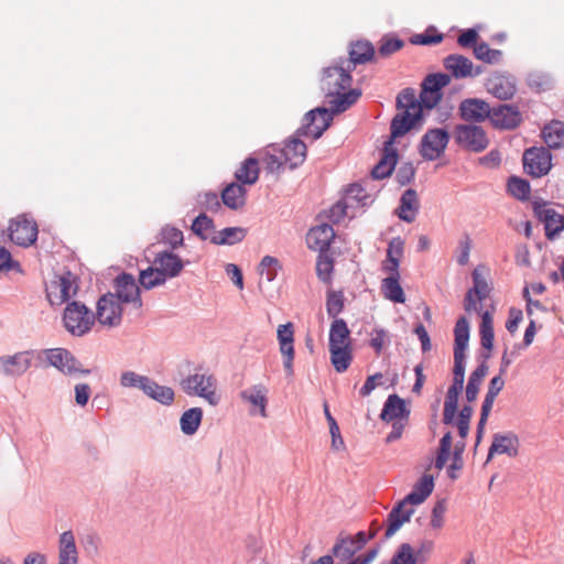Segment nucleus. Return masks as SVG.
<instances>
[{
	"mask_svg": "<svg viewBox=\"0 0 564 564\" xmlns=\"http://www.w3.org/2000/svg\"><path fill=\"white\" fill-rule=\"evenodd\" d=\"M359 89H349L340 91L338 95L330 96V108L317 107L305 113L303 124L297 129L300 135H312L313 140L322 137L324 131L330 126L333 116L344 112L352 106L360 97Z\"/></svg>",
	"mask_w": 564,
	"mask_h": 564,
	"instance_id": "nucleus-1",
	"label": "nucleus"
},
{
	"mask_svg": "<svg viewBox=\"0 0 564 564\" xmlns=\"http://www.w3.org/2000/svg\"><path fill=\"white\" fill-rule=\"evenodd\" d=\"M184 267V261L172 250L159 251L153 265L140 272V284L147 290L163 285L166 280L178 276Z\"/></svg>",
	"mask_w": 564,
	"mask_h": 564,
	"instance_id": "nucleus-2",
	"label": "nucleus"
},
{
	"mask_svg": "<svg viewBox=\"0 0 564 564\" xmlns=\"http://www.w3.org/2000/svg\"><path fill=\"white\" fill-rule=\"evenodd\" d=\"M183 392L189 397H199L215 406L219 403L217 394V379L208 370L198 368L194 373L188 375L180 381Z\"/></svg>",
	"mask_w": 564,
	"mask_h": 564,
	"instance_id": "nucleus-3",
	"label": "nucleus"
},
{
	"mask_svg": "<svg viewBox=\"0 0 564 564\" xmlns=\"http://www.w3.org/2000/svg\"><path fill=\"white\" fill-rule=\"evenodd\" d=\"M63 324L73 336L86 335L95 324V314L82 302L72 301L66 304Z\"/></svg>",
	"mask_w": 564,
	"mask_h": 564,
	"instance_id": "nucleus-4",
	"label": "nucleus"
},
{
	"mask_svg": "<svg viewBox=\"0 0 564 564\" xmlns=\"http://www.w3.org/2000/svg\"><path fill=\"white\" fill-rule=\"evenodd\" d=\"M39 359H45L48 366L56 368L65 376L90 375V369L83 368L80 361L66 348H47L37 352Z\"/></svg>",
	"mask_w": 564,
	"mask_h": 564,
	"instance_id": "nucleus-5",
	"label": "nucleus"
},
{
	"mask_svg": "<svg viewBox=\"0 0 564 564\" xmlns=\"http://www.w3.org/2000/svg\"><path fill=\"white\" fill-rule=\"evenodd\" d=\"M360 550L354 545L351 535H339L333 546L334 564H370L379 553V546L356 555Z\"/></svg>",
	"mask_w": 564,
	"mask_h": 564,
	"instance_id": "nucleus-6",
	"label": "nucleus"
},
{
	"mask_svg": "<svg viewBox=\"0 0 564 564\" xmlns=\"http://www.w3.org/2000/svg\"><path fill=\"white\" fill-rule=\"evenodd\" d=\"M425 499L412 490L401 501H399L388 513L387 517V530L384 532V539L392 538L400 528L408 521H410L414 509L412 506H417L424 502Z\"/></svg>",
	"mask_w": 564,
	"mask_h": 564,
	"instance_id": "nucleus-7",
	"label": "nucleus"
},
{
	"mask_svg": "<svg viewBox=\"0 0 564 564\" xmlns=\"http://www.w3.org/2000/svg\"><path fill=\"white\" fill-rule=\"evenodd\" d=\"M351 68L346 65V59L340 58L334 65L324 68L323 77L321 80V88L326 97L338 95L350 88L352 77L350 75Z\"/></svg>",
	"mask_w": 564,
	"mask_h": 564,
	"instance_id": "nucleus-8",
	"label": "nucleus"
},
{
	"mask_svg": "<svg viewBox=\"0 0 564 564\" xmlns=\"http://www.w3.org/2000/svg\"><path fill=\"white\" fill-rule=\"evenodd\" d=\"M453 137L459 148L475 153L485 151L489 145V138L484 128L473 123L457 124Z\"/></svg>",
	"mask_w": 564,
	"mask_h": 564,
	"instance_id": "nucleus-9",
	"label": "nucleus"
},
{
	"mask_svg": "<svg viewBox=\"0 0 564 564\" xmlns=\"http://www.w3.org/2000/svg\"><path fill=\"white\" fill-rule=\"evenodd\" d=\"M449 133L444 128L429 129L421 139L419 152L426 161H434L445 152Z\"/></svg>",
	"mask_w": 564,
	"mask_h": 564,
	"instance_id": "nucleus-10",
	"label": "nucleus"
},
{
	"mask_svg": "<svg viewBox=\"0 0 564 564\" xmlns=\"http://www.w3.org/2000/svg\"><path fill=\"white\" fill-rule=\"evenodd\" d=\"M451 83V75L434 73L427 75L422 82L421 102L426 109H433L442 99V89Z\"/></svg>",
	"mask_w": 564,
	"mask_h": 564,
	"instance_id": "nucleus-11",
	"label": "nucleus"
},
{
	"mask_svg": "<svg viewBox=\"0 0 564 564\" xmlns=\"http://www.w3.org/2000/svg\"><path fill=\"white\" fill-rule=\"evenodd\" d=\"M523 167L533 177L546 175L552 167V155L549 149L532 147L523 153Z\"/></svg>",
	"mask_w": 564,
	"mask_h": 564,
	"instance_id": "nucleus-12",
	"label": "nucleus"
},
{
	"mask_svg": "<svg viewBox=\"0 0 564 564\" xmlns=\"http://www.w3.org/2000/svg\"><path fill=\"white\" fill-rule=\"evenodd\" d=\"M490 123L498 130H514L522 122L519 107L513 104H499L491 107Z\"/></svg>",
	"mask_w": 564,
	"mask_h": 564,
	"instance_id": "nucleus-13",
	"label": "nucleus"
},
{
	"mask_svg": "<svg viewBox=\"0 0 564 564\" xmlns=\"http://www.w3.org/2000/svg\"><path fill=\"white\" fill-rule=\"evenodd\" d=\"M34 350H22L0 356V373L8 378L22 377L32 366Z\"/></svg>",
	"mask_w": 564,
	"mask_h": 564,
	"instance_id": "nucleus-14",
	"label": "nucleus"
},
{
	"mask_svg": "<svg viewBox=\"0 0 564 564\" xmlns=\"http://www.w3.org/2000/svg\"><path fill=\"white\" fill-rule=\"evenodd\" d=\"M108 327H116L122 321V306L118 299L111 293L102 295L97 302L95 321Z\"/></svg>",
	"mask_w": 564,
	"mask_h": 564,
	"instance_id": "nucleus-15",
	"label": "nucleus"
},
{
	"mask_svg": "<svg viewBox=\"0 0 564 564\" xmlns=\"http://www.w3.org/2000/svg\"><path fill=\"white\" fill-rule=\"evenodd\" d=\"M535 217L544 224L545 236L549 239L555 238L564 229V216L550 208L544 200L533 202Z\"/></svg>",
	"mask_w": 564,
	"mask_h": 564,
	"instance_id": "nucleus-16",
	"label": "nucleus"
},
{
	"mask_svg": "<svg viewBox=\"0 0 564 564\" xmlns=\"http://www.w3.org/2000/svg\"><path fill=\"white\" fill-rule=\"evenodd\" d=\"M116 292L112 293L118 303H133L137 307L142 306L140 290L135 280L130 273H121L115 280Z\"/></svg>",
	"mask_w": 564,
	"mask_h": 564,
	"instance_id": "nucleus-17",
	"label": "nucleus"
},
{
	"mask_svg": "<svg viewBox=\"0 0 564 564\" xmlns=\"http://www.w3.org/2000/svg\"><path fill=\"white\" fill-rule=\"evenodd\" d=\"M486 88L499 100H510L517 91L514 77L507 73H494L488 77Z\"/></svg>",
	"mask_w": 564,
	"mask_h": 564,
	"instance_id": "nucleus-18",
	"label": "nucleus"
},
{
	"mask_svg": "<svg viewBox=\"0 0 564 564\" xmlns=\"http://www.w3.org/2000/svg\"><path fill=\"white\" fill-rule=\"evenodd\" d=\"M278 340L280 352L283 357L285 375L288 377H292L294 373V330L292 323H286L278 327Z\"/></svg>",
	"mask_w": 564,
	"mask_h": 564,
	"instance_id": "nucleus-19",
	"label": "nucleus"
},
{
	"mask_svg": "<svg viewBox=\"0 0 564 564\" xmlns=\"http://www.w3.org/2000/svg\"><path fill=\"white\" fill-rule=\"evenodd\" d=\"M11 241L21 247H28L36 241L37 226L33 220L18 218L9 226Z\"/></svg>",
	"mask_w": 564,
	"mask_h": 564,
	"instance_id": "nucleus-20",
	"label": "nucleus"
},
{
	"mask_svg": "<svg viewBox=\"0 0 564 564\" xmlns=\"http://www.w3.org/2000/svg\"><path fill=\"white\" fill-rule=\"evenodd\" d=\"M490 105L479 98L464 99L458 107L460 118L466 122H484L490 118Z\"/></svg>",
	"mask_w": 564,
	"mask_h": 564,
	"instance_id": "nucleus-21",
	"label": "nucleus"
},
{
	"mask_svg": "<svg viewBox=\"0 0 564 564\" xmlns=\"http://www.w3.org/2000/svg\"><path fill=\"white\" fill-rule=\"evenodd\" d=\"M421 110L419 112L412 111H401L397 113L390 123V138L387 142L389 145H393L394 140L397 138L403 137L408 133L412 128L415 127L416 122L422 119Z\"/></svg>",
	"mask_w": 564,
	"mask_h": 564,
	"instance_id": "nucleus-22",
	"label": "nucleus"
},
{
	"mask_svg": "<svg viewBox=\"0 0 564 564\" xmlns=\"http://www.w3.org/2000/svg\"><path fill=\"white\" fill-rule=\"evenodd\" d=\"M302 135L295 132V135L290 138L283 148H280L285 164L289 165L291 170H294L303 164L306 159L307 147L300 139Z\"/></svg>",
	"mask_w": 564,
	"mask_h": 564,
	"instance_id": "nucleus-23",
	"label": "nucleus"
},
{
	"mask_svg": "<svg viewBox=\"0 0 564 564\" xmlns=\"http://www.w3.org/2000/svg\"><path fill=\"white\" fill-rule=\"evenodd\" d=\"M444 67L455 78L476 77L481 74V67L474 70L473 62L464 55L451 54L444 58Z\"/></svg>",
	"mask_w": 564,
	"mask_h": 564,
	"instance_id": "nucleus-24",
	"label": "nucleus"
},
{
	"mask_svg": "<svg viewBox=\"0 0 564 564\" xmlns=\"http://www.w3.org/2000/svg\"><path fill=\"white\" fill-rule=\"evenodd\" d=\"M335 238V231L328 224H321L312 228L306 237L310 249L326 252Z\"/></svg>",
	"mask_w": 564,
	"mask_h": 564,
	"instance_id": "nucleus-25",
	"label": "nucleus"
},
{
	"mask_svg": "<svg viewBox=\"0 0 564 564\" xmlns=\"http://www.w3.org/2000/svg\"><path fill=\"white\" fill-rule=\"evenodd\" d=\"M519 438L513 433H496L489 447L488 459L495 454H507L510 457L518 455Z\"/></svg>",
	"mask_w": 564,
	"mask_h": 564,
	"instance_id": "nucleus-26",
	"label": "nucleus"
},
{
	"mask_svg": "<svg viewBox=\"0 0 564 564\" xmlns=\"http://www.w3.org/2000/svg\"><path fill=\"white\" fill-rule=\"evenodd\" d=\"M469 334V322L465 316H460L454 328V361L465 362Z\"/></svg>",
	"mask_w": 564,
	"mask_h": 564,
	"instance_id": "nucleus-27",
	"label": "nucleus"
},
{
	"mask_svg": "<svg viewBox=\"0 0 564 564\" xmlns=\"http://www.w3.org/2000/svg\"><path fill=\"white\" fill-rule=\"evenodd\" d=\"M398 162V151L393 145L384 142L383 153L380 161L372 167L371 176L375 180H383L391 175Z\"/></svg>",
	"mask_w": 564,
	"mask_h": 564,
	"instance_id": "nucleus-28",
	"label": "nucleus"
},
{
	"mask_svg": "<svg viewBox=\"0 0 564 564\" xmlns=\"http://www.w3.org/2000/svg\"><path fill=\"white\" fill-rule=\"evenodd\" d=\"M417 193L413 188H408L401 195L400 204L397 209L398 217L405 223H413L419 213Z\"/></svg>",
	"mask_w": 564,
	"mask_h": 564,
	"instance_id": "nucleus-29",
	"label": "nucleus"
},
{
	"mask_svg": "<svg viewBox=\"0 0 564 564\" xmlns=\"http://www.w3.org/2000/svg\"><path fill=\"white\" fill-rule=\"evenodd\" d=\"M78 551L75 536L72 531H65L59 535L57 564H78Z\"/></svg>",
	"mask_w": 564,
	"mask_h": 564,
	"instance_id": "nucleus-30",
	"label": "nucleus"
},
{
	"mask_svg": "<svg viewBox=\"0 0 564 564\" xmlns=\"http://www.w3.org/2000/svg\"><path fill=\"white\" fill-rule=\"evenodd\" d=\"M268 389L259 383L240 392V398L259 410L262 417H267Z\"/></svg>",
	"mask_w": 564,
	"mask_h": 564,
	"instance_id": "nucleus-31",
	"label": "nucleus"
},
{
	"mask_svg": "<svg viewBox=\"0 0 564 564\" xmlns=\"http://www.w3.org/2000/svg\"><path fill=\"white\" fill-rule=\"evenodd\" d=\"M143 393L162 405L170 406L175 400V392L171 387L161 386L149 377Z\"/></svg>",
	"mask_w": 564,
	"mask_h": 564,
	"instance_id": "nucleus-32",
	"label": "nucleus"
},
{
	"mask_svg": "<svg viewBox=\"0 0 564 564\" xmlns=\"http://www.w3.org/2000/svg\"><path fill=\"white\" fill-rule=\"evenodd\" d=\"M465 362L454 361L453 382L448 388L444 403L458 405V397L464 389Z\"/></svg>",
	"mask_w": 564,
	"mask_h": 564,
	"instance_id": "nucleus-33",
	"label": "nucleus"
},
{
	"mask_svg": "<svg viewBox=\"0 0 564 564\" xmlns=\"http://www.w3.org/2000/svg\"><path fill=\"white\" fill-rule=\"evenodd\" d=\"M247 236V229L243 227H226L215 235L209 240L216 246H234L241 242Z\"/></svg>",
	"mask_w": 564,
	"mask_h": 564,
	"instance_id": "nucleus-34",
	"label": "nucleus"
},
{
	"mask_svg": "<svg viewBox=\"0 0 564 564\" xmlns=\"http://www.w3.org/2000/svg\"><path fill=\"white\" fill-rule=\"evenodd\" d=\"M409 411L403 399L397 394H391L384 402L380 417L383 421H392L397 419L406 417Z\"/></svg>",
	"mask_w": 564,
	"mask_h": 564,
	"instance_id": "nucleus-35",
	"label": "nucleus"
},
{
	"mask_svg": "<svg viewBox=\"0 0 564 564\" xmlns=\"http://www.w3.org/2000/svg\"><path fill=\"white\" fill-rule=\"evenodd\" d=\"M375 55V48L368 41H357L354 43L349 51V61H346V65L352 69V66L357 64H365L372 59Z\"/></svg>",
	"mask_w": 564,
	"mask_h": 564,
	"instance_id": "nucleus-36",
	"label": "nucleus"
},
{
	"mask_svg": "<svg viewBox=\"0 0 564 564\" xmlns=\"http://www.w3.org/2000/svg\"><path fill=\"white\" fill-rule=\"evenodd\" d=\"M246 194L245 186L231 183L223 189L221 200L228 208L237 210L246 204Z\"/></svg>",
	"mask_w": 564,
	"mask_h": 564,
	"instance_id": "nucleus-37",
	"label": "nucleus"
},
{
	"mask_svg": "<svg viewBox=\"0 0 564 564\" xmlns=\"http://www.w3.org/2000/svg\"><path fill=\"white\" fill-rule=\"evenodd\" d=\"M542 138L550 149H560L564 145V122L553 120L542 129Z\"/></svg>",
	"mask_w": 564,
	"mask_h": 564,
	"instance_id": "nucleus-38",
	"label": "nucleus"
},
{
	"mask_svg": "<svg viewBox=\"0 0 564 564\" xmlns=\"http://www.w3.org/2000/svg\"><path fill=\"white\" fill-rule=\"evenodd\" d=\"M349 329L346 322L336 318L329 329V348L349 347Z\"/></svg>",
	"mask_w": 564,
	"mask_h": 564,
	"instance_id": "nucleus-39",
	"label": "nucleus"
},
{
	"mask_svg": "<svg viewBox=\"0 0 564 564\" xmlns=\"http://www.w3.org/2000/svg\"><path fill=\"white\" fill-rule=\"evenodd\" d=\"M203 420V410L200 408H191L184 411L180 417V427L183 434L194 435Z\"/></svg>",
	"mask_w": 564,
	"mask_h": 564,
	"instance_id": "nucleus-40",
	"label": "nucleus"
},
{
	"mask_svg": "<svg viewBox=\"0 0 564 564\" xmlns=\"http://www.w3.org/2000/svg\"><path fill=\"white\" fill-rule=\"evenodd\" d=\"M235 176L241 185H252L259 178L258 161L254 158H248L236 171Z\"/></svg>",
	"mask_w": 564,
	"mask_h": 564,
	"instance_id": "nucleus-41",
	"label": "nucleus"
},
{
	"mask_svg": "<svg viewBox=\"0 0 564 564\" xmlns=\"http://www.w3.org/2000/svg\"><path fill=\"white\" fill-rule=\"evenodd\" d=\"M397 108L402 111H412L423 113L424 105L421 102V97L417 99L413 88L402 89L397 97Z\"/></svg>",
	"mask_w": 564,
	"mask_h": 564,
	"instance_id": "nucleus-42",
	"label": "nucleus"
},
{
	"mask_svg": "<svg viewBox=\"0 0 564 564\" xmlns=\"http://www.w3.org/2000/svg\"><path fill=\"white\" fill-rule=\"evenodd\" d=\"M54 281L59 288L58 292L62 294V300H64V303H68L69 299L75 296L78 290L76 275L70 271H65L64 273L56 275Z\"/></svg>",
	"mask_w": 564,
	"mask_h": 564,
	"instance_id": "nucleus-43",
	"label": "nucleus"
},
{
	"mask_svg": "<svg viewBox=\"0 0 564 564\" xmlns=\"http://www.w3.org/2000/svg\"><path fill=\"white\" fill-rule=\"evenodd\" d=\"M400 278L388 276L382 280L381 291L386 299L394 303H404L405 295L399 282Z\"/></svg>",
	"mask_w": 564,
	"mask_h": 564,
	"instance_id": "nucleus-44",
	"label": "nucleus"
},
{
	"mask_svg": "<svg viewBox=\"0 0 564 564\" xmlns=\"http://www.w3.org/2000/svg\"><path fill=\"white\" fill-rule=\"evenodd\" d=\"M484 271V267H477L474 269L471 273L474 286L468 290V292L475 294L478 301L485 300L491 291Z\"/></svg>",
	"mask_w": 564,
	"mask_h": 564,
	"instance_id": "nucleus-45",
	"label": "nucleus"
},
{
	"mask_svg": "<svg viewBox=\"0 0 564 564\" xmlns=\"http://www.w3.org/2000/svg\"><path fill=\"white\" fill-rule=\"evenodd\" d=\"M479 334H480V344L482 348L487 350H491L494 347V325H492V316L491 314L486 311L481 314V323L479 327Z\"/></svg>",
	"mask_w": 564,
	"mask_h": 564,
	"instance_id": "nucleus-46",
	"label": "nucleus"
},
{
	"mask_svg": "<svg viewBox=\"0 0 564 564\" xmlns=\"http://www.w3.org/2000/svg\"><path fill=\"white\" fill-rule=\"evenodd\" d=\"M330 361L337 372H344L350 366L352 360L349 347L329 348Z\"/></svg>",
	"mask_w": 564,
	"mask_h": 564,
	"instance_id": "nucleus-47",
	"label": "nucleus"
},
{
	"mask_svg": "<svg viewBox=\"0 0 564 564\" xmlns=\"http://www.w3.org/2000/svg\"><path fill=\"white\" fill-rule=\"evenodd\" d=\"M474 55L485 63L496 64L501 61L502 52L491 48L486 42H480L474 46Z\"/></svg>",
	"mask_w": 564,
	"mask_h": 564,
	"instance_id": "nucleus-48",
	"label": "nucleus"
},
{
	"mask_svg": "<svg viewBox=\"0 0 564 564\" xmlns=\"http://www.w3.org/2000/svg\"><path fill=\"white\" fill-rule=\"evenodd\" d=\"M507 186L508 192L519 200H527L530 196V183L524 178L511 176Z\"/></svg>",
	"mask_w": 564,
	"mask_h": 564,
	"instance_id": "nucleus-49",
	"label": "nucleus"
},
{
	"mask_svg": "<svg viewBox=\"0 0 564 564\" xmlns=\"http://www.w3.org/2000/svg\"><path fill=\"white\" fill-rule=\"evenodd\" d=\"M265 170L270 173L279 172L283 165H286L279 147L270 145L263 156Z\"/></svg>",
	"mask_w": 564,
	"mask_h": 564,
	"instance_id": "nucleus-50",
	"label": "nucleus"
},
{
	"mask_svg": "<svg viewBox=\"0 0 564 564\" xmlns=\"http://www.w3.org/2000/svg\"><path fill=\"white\" fill-rule=\"evenodd\" d=\"M161 241L170 247V250H175L184 245L183 232L176 227L165 226L160 231Z\"/></svg>",
	"mask_w": 564,
	"mask_h": 564,
	"instance_id": "nucleus-51",
	"label": "nucleus"
},
{
	"mask_svg": "<svg viewBox=\"0 0 564 564\" xmlns=\"http://www.w3.org/2000/svg\"><path fill=\"white\" fill-rule=\"evenodd\" d=\"M417 557L413 547L409 543H402L397 549L391 561L382 562L380 564H416Z\"/></svg>",
	"mask_w": 564,
	"mask_h": 564,
	"instance_id": "nucleus-52",
	"label": "nucleus"
},
{
	"mask_svg": "<svg viewBox=\"0 0 564 564\" xmlns=\"http://www.w3.org/2000/svg\"><path fill=\"white\" fill-rule=\"evenodd\" d=\"M344 199L352 206L354 203L360 206H367L372 202L371 197L366 193L360 184H351L345 194Z\"/></svg>",
	"mask_w": 564,
	"mask_h": 564,
	"instance_id": "nucleus-53",
	"label": "nucleus"
},
{
	"mask_svg": "<svg viewBox=\"0 0 564 564\" xmlns=\"http://www.w3.org/2000/svg\"><path fill=\"white\" fill-rule=\"evenodd\" d=\"M334 270V260L326 252H319L316 261V273L321 281L329 283Z\"/></svg>",
	"mask_w": 564,
	"mask_h": 564,
	"instance_id": "nucleus-54",
	"label": "nucleus"
},
{
	"mask_svg": "<svg viewBox=\"0 0 564 564\" xmlns=\"http://www.w3.org/2000/svg\"><path fill=\"white\" fill-rule=\"evenodd\" d=\"M215 228L214 220L205 213H200L193 221L191 229L202 240H207L209 236L207 231Z\"/></svg>",
	"mask_w": 564,
	"mask_h": 564,
	"instance_id": "nucleus-55",
	"label": "nucleus"
},
{
	"mask_svg": "<svg viewBox=\"0 0 564 564\" xmlns=\"http://www.w3.org/2000/svg\"><path fill=\"white\" fill-rule=\"evenodd\" d=\"M148 376L139 375L135 371L127 370L120 375V386L123 388H138L142 392L148 383Z\"/></svg>",
	"mask_w": 564,
	"mask_h": 564,
	"instance_id": "nucleus-56",
	"label": "nucleus"
},
{
	"mask_svg": "<svg viewBox=\"0 0 564 564\" xmlns=\"http://www.w3.org/2000/svg\"><path fill=\"white\" fill-rule=\"evenodd\" d=\"M528 86L535 91H545L552 87V79L543 72H532L527 77Z\"/></svg>",
	"mask_w": 564,
	"mask_h": 564,
	"instance_id": "nucleus-57",
	"label": "nucleus"
},
{
	"mask_svg": "<svg viewBox=\"0 0 564 564\" xmlns=\"http://www.w3.org/2000/svg\"><path fill=\"white\" fill-rule=\"evenodd\" d=\"M281 269L280 261L271 256H265L260 262V274L265 276L268 282H272L278 274V270Z\"/></svg>",
	"mask_w": 564,
	"mask_h": 564,
	"instance_id": "nucleus-58",
	"label": "nucleus"
},
{
	"mask_svg": "<svg viewBox=\"0 0 564 564\" xmlns=\"http://www.w3.org/2000/svg\"><path fill=\"white\" fill-rule=\"evenodd\" d=\"M473 413H474V409L469 404H465L458 413L456 426L458 429V434L463 440L466 438L469 433V425H470V420H471Z\"/></svg>",
	"mask_w": 564,
	"mask_h": 564,
	"instance_id": "nucleus-59",
	"label": "nucleus"
},
{
	"mask_svg": "<svg viewBox=\"0 0 564 564\" xmlns=\"http://www.w3.org/2000/svg\"><path fill=\"white\" fill-rule=\"evenodd\" d=\"M344 310V294L341 291H332L327 295L326 311L330 317H336Z\"/></svg>",
	"mask_w": 564,
	"mask_h": 564,
	"instance_id": "nucleus-60",
	"label": "nucleus"
},
{
	"mask_svg": "<svg viewBox=\"0 0 564 564\" xmlns=\"http://www.w3.org/2000/svg\"><path fill=\"white\" fill-rule=\"evenodd\" d=\"M415 175V167L411 162L402 163L395 173V181L399 185L404 186L410 184Z\"/></svg>",
	"mask_w": 564,
	"mask_h": 564,
	"instance_id": "nucleus-61",
	"label": "nucleus"
},
{
	"mask_svg": "<svg viewBox=\"0 0 564 564\" xmlns=\"http://www.w3.org/2000/svg\"><path fill=\"white\" fill-rule=\"evenodd\" d=\"M434 489V479L431 475H423L420 480L414 485L413 489L421 497L426 499Z\"/></svg>",
	"mask_w": 564,
	"mask_h": 564,
	"instance_id": "nucleus-62",
	"label": "nucleus"
},
{
	"mask_svg": "<svg viewBox=\"0 0 564 564\" xmlns=\"http://www.w3.org/2000/svg\"><path fill=\"white\" fill-rule=\"evenodd\" d=\"M199 204L209 212H217L220 207V200L215 192H206L203 195H199Z\"/></svg>",
	"mask_w": 564,
	"mask_h": 564,
	"instance_id": "nucleus-63",
	"label": "nucleus"
},
{
	"mask_svg": "<svg viewBox=\"0 0 564 564\" xmlns=\"http://www.w3.org/2000/svg\"><path fill=\"white\" fill-rule=\"evenodd\" d=\"M389 343L388 333L383 328H375L371 333L370 346L380 354L383 346Z\"/></svg>",
	"mask_w": 564,
	"mask_h": 564,
	"instance_id": "nucleus-64",
	"label": "nucleus"
}]
</instances>
